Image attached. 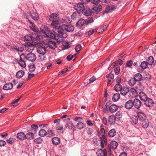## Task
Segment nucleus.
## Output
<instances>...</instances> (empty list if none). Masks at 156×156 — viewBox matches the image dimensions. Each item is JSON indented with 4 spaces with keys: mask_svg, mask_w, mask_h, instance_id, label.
Returning a JSON list of instances; mask_svg holds the SVG:
<instances>
[{
    "mask_svg": "<svg viewBox=\"0 0 156 156\" xmlns=\"http://www.w3.org/2000/svg\"><path fill=\"white\" fill-rule=\"evenodd\" d=\"M73 58V56L72 55H69L67 57L66 59L68 61H69L71 60Z\"/></svg>",
    "mask_w": 156,
    "mask_h": 156,
    "instance_id": "nucleus-64",
    "label": "nucleus"
},
{
    "mask_svg": "<svg viewBox=\"0 0 156 156\" xmlns=\"http://www.w3.org/2000/svg\"><path fill=\"white\" fill-rule=\"evenodd\" d=\"M139 96L140 99L143 101H146L148 98L147 95L143 92L141 91L138 94Z\"/></svg>",
    "mask_w": 156,
    "mask_h": 156,
    "instance_id": "nucleus-22",
    "label": "nucleus"
},
{
    "mask_svg": "<svg viewBox=\"0 0 156 156\" xmlns=\"http://www.w3.org/2000/svg\"><path fill=\"white\" fill-rule=\"evenodd\" d=\"M14 48V49L17 51H22L23 50V48H19V47H17L16 46H15Z\"/></svg>",
    "mask_w": 156,
    "mask_h": 156,
    "instance_id": "nucleus-62",
    "label": "nucleus"
},
{
    "mask_svg": "<svg viewBox=\"0 0 156 156\" xmlns=\"http://www.w3.org/2000/svg\"><path fill=\"white\" fill-rule=\"evenodd\" d=\"M37 52L43 56L46 52L45 47L44 45L41 43H39L37 44Z\"/></svg>",
    "mask_w": 156,
    "mask_h": 156,
    "instance_id": "nucleus-4",
    "label": "nucleus"
},
{
    "mask_svg": "<svg viewBox=\"0 0 156 156\" xmlns=\"http://www.w3.org/2000/svg\"><path fill=\"white\" fill-rule=\"evenodd\" d=\"M116 6L114 5L108 6L106 7L105 9V11L107 13L110 12L116 9Z\"/></svg>",
    "mask_w": 156,
    "mask_h": 156,
    "instance_id": "nucleus-24",
    "label": "nucleus"
},
{
    "mask_svg": "<svg viewBox=\"0 0 156 156\" xmlns=\"http://www.w3.org/2000/svg\"><path fill=\"white\" fill-rule=\"evenodd\" d=\"M97 29V28H95L94 29H91L87 31L86 33V35H90L93 34L94 33L96 32Z\"/></svg>",
    "mask_w": 156,
    "mask_h": 156,
    "instance_id": "nucleus-43",
    "label": "nucleus"
},
{
    "mask_svg": "<svg viewBox=\"0 0 156 156\" xmlns=\"http://www.w3.org/2000/svg\"><path fill=\"white\" fill-rule=\"evenodd\" d=\"M29 71L30 72H32L35 70V67L34 64H31L29 66Z\"/></svg>",
    "mask_w": 156,
    "mask_h": 156,
    "instance_id": "nucleus-46",
    "label": "nucleus"
},
{
    "mask_svg": "<svg viewBox=\"0 0 156 156\" xmlns=\"http://www.w3.org/2000/svg\"><path fill=\"white\" fill-rule=\"evenodd\" d=\"M116 131L113 129L110 130L108 133V135L110 137H113L115 135Z\"/></svg>",
    "mask_w": 156,
    "mask_h": 156,
    "instance_id": "nucleus-35",
    "label": "nucleus"
},
{
    "mask_svg": "<svg viewBox=\"0 0 156 156\" xmlns=\"http://www.w3.org/2000/svg\"><path fill=\"white\" fill-rule=\"evenodd\" d=\"M29 22L30 23V27L31 29L33 31L36 32L37 30L36 28L35 25L32 23L30 20H29Z\"/></svg>",
    "mask_w": 156,
    "mask_h": 156,
    "instance_id": "nucleus-45",
    "label": "nucleus"
},
{
    "mask_svg": "<svg viewBox=\"0 0 156 156\" xmlns=\"http://www.w3.org/2000/svg\"><path fill=\"white\" fill-rule=\"evenodd\" d=\"M26 59V55L24 54H22L20 55V59L18 62L20 66L23 68H25L26 66V63L24 59Z\"/></svg>",
    "mask_w": 156,
    "mask_h": 156,
    "instance_id": "nucleus-6",
    "label": "nucleus"
},
{
    "mask_svg": "<svg viewBox=\"0 0 156 156\" xmlns=\"http://www.w3.org/2000/svg\"><path fill=\"white\" fill-rule=\"evenodd\" d=\"M13 87V84L12 83H8L4 85L3 87V89L8 90L11 89Z\"/></svg>",
    "mask_w": 156,
    "mask_h": 156,
    "instance_id": "nucleus-25",
    "label": "nucleus"
},
{
    "mask_svg": "<svg viewBox=\"0 0 156 156\" xmlns=\"http://www.w3.org/2000/svg\"><path fill=\"white\" fill-rule=\"evenodd\" d=\"M112 100L114 102H116L117 101V94H115L113 95L112 98Z\"/></svg>",
    "mask_w": 156,
    "mask_h": 156,
    "instance_id": "nucleus-60",
    "label": "nucleus"
},
{
    "mask_svg": "<svg viewBox=\"0 0 156 156\" xmlns=\"http://www.w3.org/2000/svg\"><path fill=\"white\" fill-rule=\"evenodd\" d=\"M96 80V78L94 76H92L91 78H90L89 80V83H93Z\"/></svg>",
    "mask_w": 156,
    "mask_h": 156,
    "instance_id": "nucleus-59",
    "label": "nucleus"
},
{
    "mask_svg": "<svg viewBox=\"0 0 156 156\" xmlns=\"http://www.w3.org/2000/svg\"><path fill=\"white\" fill-rule=\"evenodd\" d=\"M133 106V101L132 100H129L127 101L125 105L126 108L128 109H130Z\"/></svg>",
    "mask_w": 156,
    "mask_h": 156,
    "instance_id": "nucleus-17",
    "label": "nucleus"
},
{
    "mask_svg": "<svg viewBox=\"0 0 156 156\" xmlns=\"http://www.w3.org/2000/svg\"><path fill=\"white\" fill-rule=\"evenodd\" d=\"M30 16L31 17L35 20H37L39 18V16L38 15V14L35 12L31 13Z\"/></svg>",
    "mask_w": 156,
    "mask_h": 156,
    "instance_id": "nucleus-38",
    "label": "nucleus"
},
{
    "mask_svg": "<svg viewBox=\"0 0 156 156\" xmlns=\"http://www.w3.org/2000/svg\"><path fill=\"white\" fill-rule=\"evenodd\" d=\"M122 112L120 111H118V121H122Z\"/></svg>",
    "mask_w": 156,
    "mask_h": 156,
    "instance_id": "nucleus-51",
    "label": "nucleus"
},
{
    "mask_svg": "<svg viewBox=\"0 0 156 156\" xmlns=\"http://www.w3.org/2000/svg\"><path fill=\"white\" fill-rule=\"evenodd\" d=\"M106 77L108 80V83L111 84L113 82L114 78L113 74L110 73L106 75Z\"/></svg>",
    "mask_w": 156,
    "mask_h": 156,
    "instance_id": "nucleus-20",
    "label": "nucleus"
},
{
    "mask_svg": "<svg viewBox=\"0 0 156 156\" xmlns=\"http://www.w3.org/2000/svg\"><path fill=\"white\" fill-rule=\"evenodd\" d=\"M133 62L131 60L128 61L126 63V65L129 67H130L133 65Z\"/></svg>",
    "mask_w": 156,
    "mask_h": 156,
    "instance_id": "nucleus-55",
    "label": "nucleus"
},
{
    "mask_svg": "<svg viewBox=\"0 0 156 156\" xmlns=\"http://www.w3.org/2000/svg\"><path fill=\"white\" fill-rule=\"evenodd\" d=\"M80 16V13L78 12V11H77L73 12L71 15V17L72 19L75 20L76 19L79 18Z\"/></svg>",
    "mask_w": 156,
    "mask_h": 156,
    "instance_id": "nucleus-28",
    "label": "nucleus"
},
{
    "mask_svg": "<svg viewBox=\"0 0 156 156\" xmlns=\"http://www.w3.org/2000/svg\"><path fill=\"white\" fill-rule=\"evenodd\" d=\"M87 22L88 23H90L94 22L93 18L92 17L88 18L87 20Z\"/></svg>",
    "mask_w": 156,
    "mask_h": 156,
    "instance_id": "nucleus-54",
    "label": "nucleus"
},
{
    "mask_svg": "<svg viewBox=\"0 0 156 156\" xmlns=\"http://www.w3.org/2000/svg\"><path fill=\"white\" fill-rule=\"evenodd\" d=\"M82 3L85 5L87 4L90 2H91V0H82Z\"/></svg>",
    "mask_w": 156,
    "mask_h": 156,
    "instance_id": "nucleus-57",
    "label": "nucleus"
},
{
    "mask_svg": "<svg viewBox=\"0 0 156 156\" xmlns=\"http://www.w3.org/2000/svg\"><path fill=\"white\" fill-rule=\"evenodd\" d=\"M129 94L132 98L136 97L138 96V93L134 88H131L129 90Z\"/></svg>",
    "mask_w": 156,
    "mask_h": 156,
    "instance_id": "nucleus-14",
    "label": "nucleus"
},
{
    "mask_svg": "<svg viewBox=\"0 0 156 156\" xmlns=\"http://www.w3.org/2000/svg\"><path fill=\"white\" fill-rule=\"evenodd\" d=\"M16 137L20 140H23L26 138V134L23 132H20L17 134Z\"/></svg>",
    "mask_w": 156,
    "mask_h": 156,
    "instance_id": "nucleus-18",
    "label": "nucleus"
},
{
    "mask_svg": "<svg viewBox=\"0 0 156 156\" xmlns=\"http://www.w3.org/2000/svg\"><path fill=\"white\" fill-rule=\"evenodd\" d=\"M83 4L81 2L79 3L76 5H75L74 6V8L75 9L78 11L82 12L84 9V6Z\"/></svg>",
    "mask_w": 156,
    "mask_h": 156,
    "instance_id": "nucleus-10",
    "label": "nucleus"
},
{
    "mask_svg": "<svg viewBox=\"0 0 156 156\" xmlns=\"http://www.w3.org/2000/svg\"><path fill=\"white\" fill-rule=\"evenodd\" d=\"M34 38V37H33L30 34L27 35L25 36L24 38V40L27 41L33 40Z\"/></svg>",
    "mask_w": 156,
    "mask_h": 156,
    "instance_id": "nucleus-33",
    "label": "nucleus"
},
{
    "mask_svg": "<svg viewBox=\"0 0 156 156\" xmlns=\"http://www.w3.org/2000/svg\"><path fill=\"white\" fill-rule=\"evenodd\" d=\"M116 62H113L111 66L108 68V69L111 70L113 68H114L116 64Z\"/></svg>",
    "mask_w": 156,
    "mask_h": 156,
    "instance_id": "nucleus-52",
    "label": "nucleus"
},
{
    "mask_svg": "<svg viewBox=\"0 0 156 156\" xmlns=\"http://www.w3.org/2000/svg\"><path fill=\"white\" fill-rule=\"evenodd\" d=\"M63 28H64L65 31L70 32L73 31L74 29V26L71 24L63 25Z\"/></svg>",
    "mask_w": 156,
    "mask_h": 156,
    "instance_id": "nucleus-11",
    "label": "nucleus"
},
{
    "mask_svg": "<svg viewBox=\"0 0 156 156\" xmlns=\"http://www.w3.org/2000/svg\"><path fill=\"white\" fill-rule=\"evenodd\" d=\"M100 2V0H91V3L94 4H98Z\"/></svg>",
    "mask_w": 156,
    "mask_h": 156,
    "instance_id": "nucleus-63",
    "label": "nucleus"
},
{
    "mask_svg": "<svg viewBox=\"0 0 156 156\" xmlns=\"http://www.w3.org/2000/svg\"><path fill=\"white\" fill-rule=\"evenodd\" d=\"M137 118H138L139 122L145 119L146 118V115L145 114L142 112H139L137 114Z\"/></svg>",
    "mask_w": 156,
    "mask_h": 156,
    "instance_id": "nucleus-13",
    "label": "nucleus"
},
{
    "mask_svg": "<svg viewBox=\"0 0 156 156\" xmlns=\"http://www.w3.org/2000/svg\"><path fill=\"white\" fill-rule=\"evenodd\" d=\"M116 118L113 116H109L108 122L110 125H112L115 123V122Z\"/></svg>",
    "mask_w": 156,
    "mask_h": 156,
    "instance_id": "nucleus-27",
    "label": "nucleus"
},
{
    "mask_svg": "<svg viewBox=\"0 0 156 156\" xmlns=\"http://www.w3.org/2000/svg\"><path fill=\"white\" fill-rule=\"evenodd\" d=\"M141 125L144 128H147L149 126V122L146 118L139 122V124Z\"/></svg>",
    "mask_w": 156,
    "mask_h": 156,
    "instance_id": "nucleus-15",
    "label": "nucleus"
},
{
    "mask_svg": "<svg viewBox=\"0 0 156 156\" xmlns=\"http://www.w3.org/2000/svg\"><path fill=\"white\" fill-rule=\"evenodd\" d=\"M84 124L81 122H79L76 125L77 128L79 129H83L84 128Z\"/></svg>",
    "mask_w": 156,
    "mask_h": 156,
    "instance_id": "nucleus-39",
    "label": "nucleus"
},
{
    "mask_svg": "<svg viewBox=\"0 0 156 156\" xmlns=\"http://www.w3.org/2000/svg\"><path fill=\"white\" fill-rule=\"evenodd\" d=\"M52 143L55 145H58L60 143V139L57 137H53L52 140Z\"/></svg>",
    "mask_w": 156,
    "mask_h": 156,
    "instance_id": "nucleus-29",
    "label": "nucleus"
},
{
    "mask_svg": "<svg viewBox=\"0 0 156 156\" xmlns=\"http://www.w3.org/2000/svg\"><path fill=\"white\" fill-rule=\"evenodd\" d=\"M26 58L29 61L33 62L36 60V57L34 54L30 53L27 55L26 56Z\"/></svg>",
    "mask_w": 156,
    "mask_h": 156,
    "instance_id": "nucleus-8",
    "label": "nucleus"
},
{
    "mask_svg": "<svg viewBox=\"0 0 156 156\" xmlns=\"http://www.w3.org/2000/svg\"><path fill=\"white\" fill-rule=\"evenodd\" d=\"M144 102L146 106L149 107H152L154 103L153 100L149 98H148Z\"/></svg>",
    "mask_w": 156,
    "mask_h": 156,
    "instance_id": "nucleus-19",
    "label": "nucleus"
},
{
    "mask_svg": "<svg viewBox=\"0 0 156 156\" xmlns=\"http://www.w3.org/2000/svg\"><path fill=\"white\" fill-rule=\"evenodd\" d=\"M63 25L61 26H59V23L58 27H53V30L54 31H56V32H58L57 36L55 35V39L58 42H61L63 39L64 37H66V36H64V29L63 28ZM41 31L40 32L37 33V35L38 36L40 39L43 38L44 37H49L51 38L55 37L54 34L48 30L46 26H42L41 27Z\"/></svg>",
    "mask_w": 156,
    "mask_h": 156,
    "instance_id": "nucleus-1",
    "label": "nucleus"
},
{
    "mask_svg": "<svg viewBox=\"0 0 156 156\" xmlns=\"http://www.w3.org/2000/svg\"><path fill=\"white\" fill-rule=\"evenodd\" d=\"M109 110L111 112H114L117 110V106L115 104H112L110 107Z\"/></svg>",
    "mask_w": 156,
    "mask_h": 156,
    "instance_id": "nucleus-31",
    "label": "nucleus"
},
{
    "mask_svg": "<svg viewBox=\"0 0 156 156\" xmlns=\"http://www.w3.org/2000/svg\"><path fill=\"white\" fill-rule=\"evenodd\" d=\"M133 78L137 82L141 80L142 79L143 77L140 73H137L134 75Z\"/></svg>",
    "mask_w": 156,
    "mask_h": 156,
    "instance_id": "nucleus-26",
    "label": "nucleus"
},
{
    "mask_svg": "<svg viewBox=\"0 0 156 156\" xmlns=\"http://www.w3.org/2000/svg\"><path fill=\"white\" fill-rule=\"evenodd\" d=\"M69 118L63 120L64 122L66 123L65 127L66 129H74V126L73 125L72 122L70 121Z\"/></svg>",
    "mask_w": 156,
    "mask_h": 156,
    "instance_id": "nucleus-5",
    "label": "nucleus"
},
{
    "mask_svg": "<svg viewBox=\"0 0 156 156\" xmlns=\"http://www.w3.org/2000/svg\"><path fill=\"white\" fill-rule=\"evenodd\" d=\"M74 120L75 121H80V122H81V121H82L83 120V119L81 118L80 117H78L74 118Z\"/></svg>",
    "mask_w": 156,
    "mask_h": 156,
    "instance_id": "nucleus-58",
    "label": "nucleus"
},
{
    "mask_svg": "<svg viewBox=\"0 0 156 156\" xmlns=\"http://www.w3.org/2000/svg\"><path fill=\"white\" fill-rule=\"evenodd\" d=\"M123 80L121 78L118 77V92H120L121 94L126 95L129 91V89L123 85Z\"/></svg>",
    "mask_w": 156,
    "mask_h": 156,
    "instance_id": "nucleus-2",
    "label": "nucleus"
},
{
    "mask_svg": "<svg viewBox=\"0 0 156 156\" xmlns=\"http://www.w3.org/2000/svg\"><path fill=\"white\" fill-rule=\"evenodd\" d=\"M134 78H131L128 82V83L130 86H133L135 84L136 82Z\"/></svg>",
    "mask_w": 156,
    "mask_h": 156,
    "instance_id": "nucleus-41",
    "label": "nucleus"
},
{
    "mask_svg": "<svg viewBox=\"0 0 156 156\" xmlns=\"http://www.w3.org/2000/svg\"><path fill=\"white\" fill-rule=\"evenodd\" d=\"M133 105L137 109L140 108L141 105V101L138 99H135L133 101Z\"/></svg>",
    "mask_w": 156,
    "mask_h": 156,
    "instance_id": "nucleus-16",
    "label": "nucleus"
},
{
    "mask_svg": "<svg viewBox=\"0 0 156 156\" xmlns=\"http://www.w3.org/2000/svg\"><path fill=\"white\" fill-rule=\"evenodd\" d=\"M82 12L83 14L86 16L90 15L91 13L90 9L89 8H84Z\"/></svg>",
    "mask_w": 156,
    "mask_h": 156,
    "instance_id": "nucleus-23",
    "label": "nucleus"
},
{
    "mask_svg": "<svg viewBox=\"0 0 156 156\" xmlns=\"http://www.w3.org/2000/svg\"><path fill=\"white\" fill-rule=\"evenodd\" d=\"M34 134L32 132H29L27 133L26 135V138L27 139H33L34 138Z\"/></svg>",
    "mask_w": 156,
    "mask_h": 156,
    "instance_id": "nucleus-42",
    "label": "nucleus"
},
{
    "mask_svg": "<svg viewBox=\"0 0 156 156\" xmlns=\"http://www.w3.org/2000/svg\"><path fill=\"white\" fill-rule=\"evenodd\" d=\"M102 9V6L101 5L96 6L94 7V9L97 11H100Z\"/></svg>",
    "mask_w": 156,
    "mask_h": 156,
    "instance_id": "nucleus-56",
    "label": "nucleus"
},
{
    "mask_svg": "<svg viewBox=\"0 0 156 156\" xmlns=\"http://www.w3.org/2000/svg\"><path fill=\"white\" fill-rule=\"evenodd\" d=\"M6 141L7 143L11 144H13L15 142L14 139L11 138L7 139Z\"/></svg>",
    "mask_w": 156,
    "mask_h": 156,
    "instance_id": "nucleus-49",
    "label": "nucleus"
},
{
    "mask_svg": "<svg viewBox=\"0 0 156 156\" xmlns=\"http://www.w3.org/2000/svg\"><path fill=\"white\" fill-rule=\"evenodd\" d=\"M148 64L147 62L144 61L141 62L140 66L142 69H145L147 67Z\"/></svg>",
    "mask_w": 156,
    "mask_h": 156,
    "instance_id": "nucleus-44",
    "label": "nucleus"
},
{
    "mask_svg": "<svg viewBox=\"0 0 156 156\" xmlns=\"http://www.w3.org/2000/svg\"><path fill=\"white\" fill-rule=\"evenodd\" d=\"M34 45L31 43L28 42L25 44V50L28 52H32L34 50Z\"/></svg>",
    "mask_w": 156,
    "mask_h": 156,
    "instance_id": "nucleus-7",
    "label": "nucleus"
},
{
    "mask_svg": "<svg viewBox=\"0 0 156 156\" xmlns=\"http://www.w3.org/2000/svg\"><path fill=\"white\" fill-rule=\"evenodd\" d=\"M81 48V46L80 45H77L75 48L76 51L77 52H79Z\"/></svg>",
    "mask_w": 156,
    "mask_h": 156,
    "instance_id": "nucleus-53",
    "label": "nucleus"
},
{
    "mask_svg": "<svg viewBox=\"0 0 156 156\" xmlns=\"http://www.w3.org/2000/svg\"><path fill=\"white\" fill-rule=\"evenodd\" d=\"M6 144L5 142L3 140H0V147L4 146Z\"/></svg>",
    "mask_w": 156,
    "mask_h": 156,
    "instance_id": "nucleus-61",
    "label": "nucleus"
},
{
    "mask_svg": "<svg viewBox=\"0 0 156 156\" xmlns=\"http://www.w3.org/2000/svg\"><path fill=\"white\" fill-rule=\"evenodd\" d=\"M96 154L98 156H107V151L105 149H98Z\"/></svg>",
    "mask_w": 156,
    "mask_h": 156,
    "instance_id": "nucleus-12",
    "label": "nucleus"
},
{
    "mask_svg": "<svg viewBox=\"0 0 156 156\" xmlns=\"http://www.w3.org/2000/svg\"><path fill=\"white\" fill-rule=\"evenodd\" d=\"M130 121L132 125H135L137 123L139 124L138 118H137L136 116H132L130 118Z\"/></svg>",
    "mask_w": 156,
    "mask_h": 156,
    "instance_id": "nucleus-21",
    "label": "nucleus"
},
{
    "mask_svg": "<svg viewBox=\"0 0 156 156\" xmlns=\"http://www.w3.org/2000/svg\"><path fill=\"white\" fill-rule=\"evenodd\" d=\"M147 60L148 62L147 63L150 65H152L153 63H154V58L152 56H150L148 57Z\"/></svg>",
    "mask_w": 156,
    "mask_h": 156,
    "instance_id": "nucleus-36",
    "label": "nucleus"
},
{
    "mask_svg": "<svg viewBox=\"0 0 156 156\" xmlns=\"http://www.w3.org/2000/svg\"><path fill=\"white\" fill-rule=\"evenodd\" d=\"M46 44H48V47L52 49H54L57 47V44L54 41H52L49 39L47 40Z\"/></svg>",
    "mask_w": 156,
    "mask_h": 156,
    "instance_id": "nucleus-9",
    "label": "nucleus"
},
{
    "mask_svg": "<svg viewBox=\"0 0 156 156\" xmlns=\"http://www.w3.org/2000/svg\"><path fill=\"white\" fill-rule=\"evenodd\" d=\"M85 23V20L84 19H81L77 23L76 25L78 26L81 27L83 26Z\"/></svg>",
    "mask_w": 156,
    "mask_h": 156,
    "instance_id": "nucleus-32",
    "label": "nucleus"
},
{
    "mask_svg": "<svg viewBox=\"0 0 156 156\" xmlns=\"http://www.w3.org/2000/svg\"><path fill=\"white\" fill-rule=\"evenodd\" d=\"M25 73L23 70H19L16 73V77L17 78H20L24 75Z\"/></svg>",
    "mask_w": 156,
    "mask_h": 156,
    "instance_id": "nucleus-30",
    "label": "nucleus"
},
{
    "mask_svg": "<svg viewBox=\"0 0 156 156\" xmlns=\"http://www.w3.org/2000/svg\"><path fill=\"white\" fill-rule=\"evenodd\" d=\"M110 146L111 148L115 149L117 147V142L115 141H112L111 142Z\"/></svg>",
    "mask_w": 156,
    "mask_h": 156,
    "instance_id": "nucleus-37",
    "label": "nucleus"
},
{
    "mask_svg": "<svg viewBox=\"0 0 156 156\" xmlns=\"http://www.w3.org/2000/svg\"><path fill=\"white\" fill-rule=\"evenodd\" d=\"M49 20L52 23L51 26L53 27H58L59 23L58 16L56 13H52L49 16Z\"/></svg>",
    "mask_w": 156,
    "mask_h": 156,
    "instance_id": "nucleus-3",
    "label": "nucleus"
},
{
    "mask_svg": "<svg viewBox=\"0 0 156 156\" xmlns=\"http://www.w3.org/2000/svg\"><path fill=\"white\" fill-rule=\"evenodd\" d=\"M47 132V135L48 137L53 136L54 135L53 131L52 130L48 129Z\"/></svg>",
    "mask_w": 156,
    "mask_h": 156,
    "instance_id": "nucleus-48",
    "label": "nucleus"
},
{
    "mask_svg": "<svg viewBox=\"0 0 156 156\" xmlns=\"http://www.w3.org/2000/svg\"><path fill=\"white\" fill-rule=\"evenodd\" d=\"M47 132L44 129H41L39 132V136L41 137H44L47 135Z\"/></svg>",
    "mask_w": 156,
    "mask_h": 156,
    "instance_id": "nucleus-40",
    "label": "nucleus"
},
{
    "mask_svg": "<svg viewBox=\"0 0 156 156\" xmlns=\"http://www.w3.org/2000/svg\"><path fill=\"white\" fill-rule=\"evenodd\" d=\"M56 129L58 130H62L63 129V125H61L59 123L56 125Z\"/></svg>",
    "mask_w": 156,
    "mask_h": 156,
    "instance_id": "nucleus-50",
    "label": "nucleus"
},
{
    "mask_svg": "<svg viewBox=\"0 0 156 156\" xmlns=\"http://www.w3.org/2000/svg\"><path fill=\"white\" fill-rule=\"evenodd\" d=\"M144 78L147 81H149L151 79V76L148 73L145 74L144 76Z\"/></svg>",
    "mask_w": 156,
    "mask_h": 156,
    "instance_id": "nucleus-47",
    "label": "nucleus"
},
{
    "mask_svg": "<svg viewBox=\"0 0 156 156\" xmlns=\"http://www.w3.org/2000/svg\"><path fill=\"white\" fill-rule=\"evenodd\" d=\"M38 127L37 125L34 124L31 125L30 130L32 133L35 134L36 132V130L38 129Z\"/></svg>",
    "mask_w": 156,
    "mask_h": 156,
    "instance_id": "nucleus-34",
    "label": "nucleus"
}]
</instances>
